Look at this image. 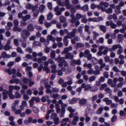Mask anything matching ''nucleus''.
<instances>
[{
  "mask_svg": "<svg viewBox=\"0 0 126 126\" xmlns=\"http://www.w3.org/2000/svg\"><path fill=\"white\" fill-rule=\"evenodd\" d=\"M119 114L120 116H121L125 117L126 116V112L123 110H120Z\"/></svg>",
  "mask_w": 126,
  "mask_h": 126,
  "instance_id": "42",
  "label": "nucleus"
},
{
  "mask_svg": "<svg viewBox=\"0 0 126 126\" xmlns=\"http://www.w3.org/2000/svg\"><path fill=\"white\" fill-rule=\"evenodd\" d=\"M121 45L119 44L115 45H113L112 47V50H115L117 48H119Z\"/></svg>",
  "mask_w": 126,
  "mask_h": 126,
  "instance_id": "31",
  "label": "nucleus"
},
{
  "mask_svg": "<svg viewBox=\"0 0 126 126\" xmlns=\"http://www.w3.org/2000/svg\"><path fill=\"white\" fill-rule=\"evenodd\" d=\"M15 98H20L21 97V96L19 93V92L16 91V92L15 94Z\"/></svg>",
  "mask_w": 126,
  "mask_h": 126,
  "instance_id": "35",
  "label": "nucleus"
},
{
  "mask_svg": "<svg viewBox=\"0 0 126 126\" xmlns=\"http://www.w3.org/2000/svg\"><path fill=\"white\" fill-rule=\"evenodd\" d=\"M65 8L62 7L59 8V6H57L55 7L54 9V11L56 12L55 14L57 16L61 15L62 14V12L65 10Z\"/></svg>",
  "mask_w": 126,
  "mask_h": 126,
  "instance_id": "4",
  "label": "nucleus"
},
{
  "mask_svg": "<svg viewBox=\"0 0 126 126\" xmlns=\"http://www.w3.org/2000/svg\"><path fill=\"white\" fill-rule=\"evenodd\" d=\"M45 7V6L44 5H41L39 6V9L41 13H43Z\"/></svg>",
  "mask_w": 126,
  "mask_h": 126,
  "instance_id": "18",
  "label": "nucleus"
},
{
  "mask_svg": "<svg viewBox=\"0 0 126 126\" xmlns=\"http://www.w3.org/2000/svg\"><path fill=\"white\" fill-rule=\"evenodd\" d=\"M31 17V16L29 15L28 14L26 15L25 16H23L22 17V20L24 21H26L27 20L30 19Z\"/></svg>",
  "mask_w": 126,
  "mask_h": 126,
  "instance_id": "15",
  "label": "nucleus"
},
{
  "mask_svg": "<svg viewBox=\"0 0 126 126\" xmlns=\"http://www.w3.org/2000/svg\"><path fill=\"white\" fill-rule=\"evenodd\" d=\"M105 91L106 94H109V96L110 97L112 95L111 93L112 92L111 90L108 87H106L105 89Z\"/></svg>",
  "mask_w": 126,
  "mask_h": 126,
  "instance_id": "17",
  "label": "nucleus"
},
{
  "mask_svg": "<svg viewBox=\"0 0 126 126\" xmlns=\"http://www.w3.org/2000/svg\"><path fill=\"white\" fill-rule=\"evenodd\" d=\"M89 27L87 25H86L85 27V31L87 32V34H90L91 33L89 29Z\"/></svg>",
  "mask_w": 126,
  "mask_h": 126,
  "instance_id": "22",
  "label": "nucleus"
},
{
  "mask_svg": "<svg viewBox=\"0 0 126 126\" xmlns=\"http://www.w3.org/2000/svg\"><path fill=\"white\" fill-rule=\"evenodd\" d=\"M33 45L34 46H42L41 44L39 41H35L33 42Z\"/></svg>",
  "mask_w": 126,
  "mask_h": 126,
  "instance_id": "34",
  "label": "nucleus"
},
{
  "mask_svg": "<svg viewBox=\"0 0 126 126\" xmlns=\"http://www.w3.org/2000/svg\"><path fill=\"white\" fill-rule=\"evenodd\" d=\"M20 25L23 27H25L27 25V23L26 21H21L20 22Z\"/></svg>",
  "mask_w": 126,
  "mask_h": 126,
  "instance_id": "63",
  "label": "nucleus"
},
{
  "mask_svg": "<svg viewBox=\"0 0 126 126\" xmlns=\"http://www.w3.org/2000/svg\"><path fill=\"white\" fill-rule=\"evenodd\" d=\"M65 54V58L66 59H70V60H72L74 58V56L71 53H68Z\"/></svg>",
  "mask_w": 126,
  "mask_h": 126,
  "instance_id": "8",
  "label": "nucleus"
},
{
  "mask_svg": "<svg viewBox=\"0 0 126 126\" xmlns=\"http://www.w3.org/2000/svg\"><path fill=\"white\" fill-rule=\"evenodd\" d=\"M106 12L108 14H111L112 12V9L110 7L106 9Z\"/></svg>",
  "mask_w": 126,
  "mask_h": 126,
  "instance_id": "39",
  "label": "nucleus"
},
{
  "mask_svg": "<svg viewBox=\"0 0 126 126\" xmlns=\"http://www.w3.org/2000/svg\"><path fill=\"white\" fill-rule=\"evenodd\" d=\"M87 100L86 99L83 98L80 100L79 101V103L80 106H83L85 105L87 103Z\"/></svg>",
  "mask_w": 126,
  "mask_h": 126,
  "instance_id": "12",
  "label": "nucleus"
},
{
  "mask_svg": "<svg viewBox=\"0 0 126 126\" xmlns=\"http://www.w3.org/2000/svg\"><path fill=\"white\" fill-rule=\"evenodd\" d=\"M38 8V6L37 5H35L34 6L33 5L32 8V12H33L35 11L38 10H37Z\"/></svg>",
  "mask_w": 126,
  "mask_h": 126,
  "instance_id": "53",
  "label": "nucleus"
},
{
  "mask_svg": "<svg viewBox=\"0 0 126 126\" xmlns=\"http://www.w3.org/2000/svg\"><path fill=\"white\" fill-rule=\"evenodd\" d=\"M18 107L17 105H16L14 104H13L11 109L12 111L13 112H15L18 108Z\"/></svg>",
  "mask_w": 126,
  "mask_h": 126,
  "instance_id": "30",
  "label": "nucleus"
},
{
  "mask_svg": "<svg viewBox=\"0 0 126 126\" xmlns=\"http://www.w3.org/2000/svg\"><path fill=\"white\" fill-rule=\"evenodd\" d=\"M54 124L55 125H58L60 123L59 118L58 117L53 120Z\"/></svg>",
  "mask_w": 126,
  "mask_h": 126,
  "instance_id": "40",
  "label": "nucleus"
},
{
  "mask_svg": "<svg viewBox=\"0 0 126 126\" xmlns=\"http://www.w3.org/2000/svg\"><path fill=\"white\" fill-rule=\"evenodd\" d=\"M47 40L48 41H46V42L48 44H49V41H51L53 42H54L56 40L55 38L53 37L51 35H48L47 36Z\"/></svg>",
  "mask_w": 126,
  "mask_h": 126,
  "instance_id": "9",
  "label": "nucleus"
},
{
  "mask_svg": "<svg viewBox=\"0 0 126 126\" xmlns=\"http://www.w3.org/2000/svg\"><path fill=\"white\" fill-rule=\"evenodd\" d=\"M34 98H32L29 101V103L30 104V107H32L33 106L34 102V100L33 99Z\"/></svg>",
  "mask_w": 126,
  "mask_h": 126,
  "instance_id": "48",
  "label": "nucleus"
},
{
  "mask_svg": "<svg viewBox=\"0 0 126 126\" xmlns=\"http://www.w3.org/2000/svg\"><path fill=\"white\" fill-rule=\"evenodd\" d=\"M30 32L27 29L23 30L21 33V37L20 40V42H26L27 38L30 36Z\"/></svg>",
  "mask_w": 126,
  "mask_h": 126,
  "instance_id": "2",
  "label": "nucleus"
},
{
  "mask_svg": "<svg viewBox=\"0 0 126 126\" xmlns=\"http://www.w3.org/2000/svg\"><path fill=\"white\" fill-rule=\"evenodd\" d=\"M96 77L94 76H93L89 78V81L90 82H92L94 81L96 79Z\"/></svg>",
  "mask_w": 126,
  "mask_h": 126,
  "instance_id": "56",
  "label": "nucleus"
},
{
  "mask_svg": "<svg viewBox=\"0 0 126 126\" xmlns=\"http://www.w3.org/2000/svg\"><path fill=\"white\" fill-rule=\"evenodd\" d=\"M33 5L30 3H27L25 6V7L27 9H32Z\"/></svg>",
  "mask_w": 126,
  "mask_h": 126,
  "instance_id": "27",
  "label": "nucleus"
},
{
  "mask_svg": "<svg viewBox=\"0 0 126 126\" xmlns=\"http://www.w3.org/2000/svg\"><path fill=\"white\" fill-rule=\"evenodd\" d=\"M77 113H71L69 115V118H73V120L72 121V123L73 125H76L77 122L79 120V117L77 115Z\"/></svg>",
  "mask_w": 126,
  "mask_h": 126,
  "instance_id": "3",
  "label": "nucleus"
},
{
  "mask_svg": "<svg viewBox=\"0 0 126 126\" xmlns=\"http://www.w3.org/2000/svg\"><path fill=\"white\" fill-rule=\"evenodd\" d=\"M47 5L49 10H52L53 9V8L52 7V4L51 2H48L47 4Z\"/></svg>",
  "mask_w": 126,
  "mask_h": 126,
  "instance_id": "55",
  "label": "nucleus"
},
{
  "mask_svg": "<svg viewBox=\"0 0 126 126\" xmlns=\"http://www.w3.org/2000/svg\"><path fill=\"white\" fill-rule=\"evenodd\" d=\"M22 29L18 27L17 26H15L13 28V31L14 32H16L17 31L18 32H20L21 31Z\"/></svg>",
  "mask_w": 126,
  "mask_h": 126,
  "instance_id": "23",
  "label": "nucleus"
},
{
  "mask_svg": "<svg viewBox=\"0 0 126 126\" xmlns=\"http://www.w3.org/2000/svg\"><path fill=\"white\" fill-rule=\"evenodd\" d=\"M57 115L55 113H54L52 114L50 116V118L52 119L53 120L55 119L56 117H57Z\"/></svg>",
  "mask_w": 126,
  "mask_h": 126,
  "instance_id": "43",
  "label": "nucleus"
},
{
  "mask_svg": "<svg viewBox=\"0 0 126 126\" xmlns=\"http://www.w3.org/2000/svg\"><path fill=\"white\" fill-rule=\"evenodd\" d=\"M65 111V110H64L61 109V111L60 113V117H63L64 116V114Z\"/></svg>",
  "mask_w": 126,
  "mask_h": 126,
  "instance_id": "33",
  "label": "nucleus"
},
{
  "mask_svg": "<svg viewBox=\"0 0 126 126\" xmlns=\"http://www.w3.org/2000/svg\"><path fill=\"white\" fill-rule=\"evenodd\" d=\"M45 18L44 16L43 15H41L39 19V22L41 24H42L43 23V20Z\"/></svg>",
  "mask_w": 126,
  "mask_h": 126,
  "instance_id": "29",
  "label": "nucleus"
},
{
  "mask_svg": "<svg viewBox=\"0 0 126 126\" xmlns=\"http://www.w3.org/2000/svg\"><path fill=\"white\" fill-rule=\"evenodd\" d=\"M57 2L59 5L64 6V4L63 2H62L60 0H58L57 1Z\"/></svg>",
  "mask_w": 126,
  "mask_h": 126,
  "instance_id": "61",
  "label": "nucleus"
},
{
  "mask_svg": "<svg viewBox=\"0 0 126 126\" xmlns=\"http://www.w3.org/2000/svg\"><path fill=\"white\" fill-rule=\"evenodd\" d=\"M100 4L103 5L105 7L107 8L109 5V3L107 2H104L103 1H101L100 2Z\"/></svg>",
  "mask_w": 126,
  "mask_h": 126,
  "instance_id": "28",
  "label": "nucleus"
},
{
  "mask_svg": "<svg viewBox=\"0 0 126 126\" xmlns=\"http://www.w3.org/2000/svg\"><path fill=\"white\" fill-rule=\"evenodd\" d=\"M97 98V95H95L92 97V102H94Z\"/></svg>",
  "mask_w": 126,
  "mask_h": 126,
  "instance_id": "58",
  "label": "nucleus"
},
{
  "mask_svg": "<svg viewBox=\"0 0 126 126\" xmlns=\"http://www.w3.org/2000/svg\"><path fill=\"white\" fill-rule=\"evenodd\" d=\"M107 85L106 83L103 84L101 85V86L100 88V90H102L104 89V88L106 87Z\"/></svg>",
  "mask_w": 126,
  "mask_h": 126,
  "instance_id": "49",
  "label": "nucleus"
},
{
  "mask_svg": "<svg viewBox=\"0 0 126 126\" xmlns=\"http://www.w3.org/2000/svg\"><path fill=\"white\" fill-rule=\"evenodd\" d=\"M77 32V29L76 28L73 29L72 31L68 33L67 34L66 36L67 37L70 39H72L76 35V32Z\"/></svg>",
  "mask_w": 126,
  "mask_h": 126,
  "instance_id": "5",
  "label": "nucleus"
},
{
  "mask_svg": "<svg viewBox=\"0 0 126 126\" xmlns=\"http://www.w3.org/2000/svg\"><path fill=\"white\" fill-rule=\"evenodd\" d=\"M118 48L119 49L117 51V54L118 55H120L123 52V47L121 45Z\"/></svg>",
  "mask_w": 126,
  "mask_h": 126,
  "instance_id": "21",
  "label": "nucleus"
},
{
  "mask_svg": "<svg viewBox=\"0 0 126 126\" xmlns=\"http://www.w3.org/2000/svg\"><path fill=\"white\" fill-rule=\"evenodd\" d=\"M113 70L116 73H118L120 72V70L116 66H114L113 68Z\"/></svg>",
  "mask_w": 126,
  "mask_h": 126,
  "instance_id": "57",
  "label": "nucleus"
},
{
  "mask_svg": "<svg viewBox=\"0 0 126 126\" xmlns=\"http://www.w3.org/2000/svg\"><path fill=\"white\" fill-rule=\"evenodd\" d=\"M4 71L8 73L10 75L12 74H15L16 72V70L15 69L9 68L7 69L6 68H5Z\"/></svg>",
  "mask_w": 126,
  "mask_h": 126,
  "instance_id": "7",
  "label": "nucleus"
},
{
  "mask_svg": "<svg viewBox=\"0 0 126 126\" xmlns=\"http://www.w3.org/2000/svg\"><path fill=\"white\" fill-rule=\"evenodd\" d=\"M64 59V57H59L57 59L58 60V62L59 63L58 64L59 66V67H62V71L63 72L65 71L66 69L65 67H63V65H64L65 67H67L68 65V63Z\"/></svg>",
  "mask_w": 126,
  "mask_h": 126,
  "instance_id": "1",
  "label": "nucleus"
},
{
  "mask_svg": "<svg viewBox=\"0 0 126 126\" xmlns=\"http://www.w3.org/2000/svg\"><path fill=\"white\" fill-rule=\"evenodd\" d=\"M8 55H7L6 53L5 52H2L1 54V57L3 58L7 57H8Z\"/></svg>",
  "mask_w": 126,
  "mask_h": 126,
  "instance_id": "52",
  "label": "nucleus"
},
{
  "mask_svg": "<svg viewBox=\"0 0 126 126\" xmlns=\"http://www.w3.org/2000/svg\"><path fill=\"white\" fill-rule=\"evenodd\" d=\"M110 27L111 28L113 29L116 28L117 27V25L114 23L112 21L110 24Z\"/></svg>",
  "mask_w": 126,
  "mask_h": 126,
  "instance_id": "54",
  "label": "nucleus"
},
{
  "mask_svg": "<svg viewBox=\"0 0 126 126\" xmlns=\"http://www.w3.org/2000/svg\"><path fill=\"white\" fill-rule=\"evenodd\" d=\"M68 37L65 36L63 39V43L66 47L68 45L69 41L68 40Z\"/></svg>",
  "mask_w": 126,
  "mask_h": 126,
  "instance_id": "14",
  "label": "nucleus"
},
{
  "mask_svg": "<svg viewBox=\"0 0 126 126\" xmlns=\"http://www.w3.org/2000/svg\"><path fill=\"white\" fill-rule=\"evenodd\" d=\"M33 12V17L35 18H37L39 13V11L38 10Z\"/></svg>",
  "mask_w": 126,
  "mask_h": 126,
  "instance_id": "25",
  "label": "nucleus"
},
{
  "mask_svg": "<svg viewBox=\"0 0 126 126\" xmlns=\"http://www.w3.org/2000/svg\"><path fill=\"white\" fill-rule=\"evenodd\" d=\"M112 18L114 20L117 19V16L116 14H113L112 15H111L108 18V19L109 20H110Z\"/></svg>",
  "mask_w": 126,
  "mask_h": 126,
  "instance_id": "19",
  "label": "nucleus"
},
{
  "mask_svg": "<svg viewBox=\"0 0 126 126\" xmlns=\"http://www.w3.org/2000/svg\"><path fill=\"white\" fill-rule=\"evenodd\" d=\"M43 69L44 71H46L47 73H48L50 72V69L47 66H45L43 67Z\"/></svg>",
  "mask_w": 126,
  "mask_h": 126,
  "instance_id": "45",
  "label": "nucleus"
},
{
  "mask_svg": "<svg viewBox=\"0 0 126 126\" xmlns=\"http://www.w3.org/2000/svg\"><path fill=\"white\" fill-rule=\"evenodd\" d=\"M83 27L82 26H80L78 28V31L79 33L81 32H83Z\"/></svg>",
  "mask_w": 126,
  "mask_h": 126,
  "instance_id": "62",
  "label": "nucleus"
},
{
  "mask_svg": "<svg viewBox=\"0 0 126 126\" xmlns=\"http://www.w3.org/2000/svg\"><path fill=\"white\" fill-rule=\"evenodd\" d=\"M122 76L123 77L126 76V72L124 70L120 71V72Z\"/></svg>",
  "mask_w": 126,
  "mask_h": 126,
  "instance_id": "64",
  "label": "nucleus"
},
{
  "mask_svg": "<svg viewBox=\"0 0 126 126\" xmlns=\"http://www.w3.org/2000/svg\"><path fill=\"white\" fill-rule=\"evenodd\" d=\"M49 97L48 96H43L41 99V100L43 102H45L48 99Z\"/></svg>",
  "mask_w": 126,
  "mask_h": 126,
  "instance_id": "38",
  "label": "nucleus"
},
{
  "mask_svg": "<svg viewBox=\"0 0 126 126\" xmlns=\"http://www.w3.org/2000/svg\"><path fill=\"white\" fill-rule=\"evenodd\" d=\"M14 36H12L10 38H9L7 41V43L6 44L9 46L11 43V41L12 39L14 38Z\"/></svg>",
  "mask_w": 126,
  "mask_h": 126,
  "instance_id": "37",
  "label": "nucleus"
},
{
  "mask_svg": "<svg viewBox=\"0 0 126 126\" xmlns=\"http://www.w3.org/2000/svg\"><path fill=\"white\" fill-rule=\"evenodd\" d=\"M34 28L33 25L32 24H29L27 26V30L30 32L33 31Z\"/></svg>",
  "mask_w": 126,
  "mask_h": 126,
  "instance_id": "10",
  "label": "nucleus"
},
{
  "mask_svg": "<svg viewBox=\"0 0 126 126\" xmlns=\"http://www.w3.org/2000/svg\"><path fill=\"white\" fill-rule=\"evenodd\" d=\"M89 9L88 6L87 5H86L82 7V10L83 11H88Z\"/></svg>",
  "mask_w": 126,
  "mask_h": 126,
  "instance_id": "36",
  "label": "nucleus"
},
{
  "mask_svg": "<svg viewBox=\"0 0 126 126\" xmlns=\"http://www.w3.org/2000/svg\"><path fill=\"white\" fill-rule=\"evenodd\" d=\"M60 20L61 22L62 23H64L66 21L65 18L63 16H60Z\"/></svg>",
  "mask_w": 126,
  "mask_h": 126,
  "instance_id": "46",
  "label": "nucleus"
},
{
  "mask_svg": "<svg viewBox=\"0 0 126 126\" xmlns=\"http://www.w3.org/2000/svg\"><path fill=\"white\" fill-rule=\"evenodd\" d=\"M68 110L71 113H73L75 112L74 110L72 109L71 107H69L68 108Z\"/></svg>",
  "mask_w": 126,
  "mask_h": 126,
  "instance_id": "60",
  "label": "nucleus"
},
{
  "mask_svg": "<svg viewBox=\"0 0 126 126\" xmlns=\"http://www.w3.org/2000/svg\"><path fill=\"white\" fill-rule=\"evenodd\" d=\"M93 33L94 35L93 36V39L94 40H95L97 39V37L99 36V34L98 33L95 31Z\"/></svg>",
  "mask_w": 126,
  "mask_h": 126,
  "instance_id": "24",
  "label": "nucleus"
},
{
  "mask_svg": "<svg viewBox=\"0 0 126 126\" xmlns=\"http://www.w3.org/2000/svg\"><path fill=\"white\" fill-rule=\"evenodd\" d=\"M26 51H28L30 53H32V49L30 47H27L25 49Z\"/></svg>",
  "mask_w": 126,
  "mask_h": 126,
  "instance_id": "51",
  "label": "nucleus"
},
{
  "mask_svg": "<svg viewBox=\"0 0 126 126\" xmlns=\"http://www.w3.org/2000/svg\"><path fill=\"white\" fill-rule=\"evenodd\" d=\"M14 43L15 45L16 46L19 45V44L18 43V40L16 39H15L14 40Z\"/></svg>",
  "mask_w": 126,
  "mask_h": 126,
  "instance_id": "59",
  "label": "nucleus"
},
{
  "mask_svg": "<svg viewBox=\"0 0 126 126\" xmlns=\"http://www.w3.org/2000/svg\"><path fill=\"white\" fill-rule=\"evenodd\" d=\"M103 18L102 17H99L97 18L94 17L93 18H90L88 19V21H93L94 22H98L99 21H102L103 20Z\"/></svg>",
  "mask_w": 126,
  "mask_h": 126,
  "instance_id": "6",
  "label": "nucleus"
},
{
  "mask_svg": "<svg viewBox=\"0 0 126 126\" xmlns=\"http://www.w3.org/2000/svg\"><path fill=\"white\" fill-rule=\"evenodd\" d=\"M117 38L119 41L122 40L123 39V35L121 34H118L117 36Z\"/></svg>",
  "mask_w": 126,
  "mask_h": 126,
  "instance_id": "47",
  "label": "nucleus"
},
{
  "mask_svg": "<svg viewBox=\"0 0 126 126\" xmlns=\"http://www.w3.org/2000/svg\"><path fill=\"white\" fill-rule=\"evenodd\" d=\"M53 15L51 13H50L47 16V20H50L52 19Z\"/></svg>",
  "mask_w": 126,
  "mask_h": 126,
  "instance_id": "50",
  "label": "nucleus"
},
{
  "mask_svg": "<svg viewBox=\"0 0 126 126\" xmlns=\"http://www.w3.org/2000/svg\"><path fill=\"white\" fill-rule=\"evenodd\" d=\"M3 99L4 100H5L8 97V95H9V93L7 90H4L3 92Z\"/></svg>",
  "mask_w": 126,
  "mask_h": 126,
  "instance_id": "16",
  "label": "nucleus"
},
{
  "mask_svg": "<svg viewBox=\"0 0 126 126\" xmlns=\"http://www.w3.org/2000/svg\"><path fill=\"white\" fill-rule=\"evenodd\" d=\"M75 47L77 48H80L84 47V45L83 44L78 43L75 45Z\"/></svg>",
  "mask_w": 126,
  "mask_h": 126,
  "instance_id": "20",
  "label": "nucleus"
},
{
  "mask_svg": "<svg viewBox=\"0 0 126 126\" xmlns=\"http://www.w3.org/2000/svg\"><path fill=\"white\" fill-rule=\"evenodd\" d=\"M103 101L105 102L106 103V104L107 105H110L112 102V100H110L108 97H106L104 98L103 100Z\"/></svg>",
  "mask_w": 126,
  "mask_h": 126,
  "instance_id": "13",
  "label": "nucleus"
},
{
  "mask_svg": "<svg viewBox=\"0 0 126 126\" xmlns=\"http://www.w3.org/2000/svg\"><path fill=\"white\" fill-rule=\"evenodd\" d=\"M103 110V108L102 107H100L97 110L96 112V114H100L102 113Z\"/></svg>",
  "mask_w": 126,
  "mask_h": 126,
  "instance_id": "26",
  "label": "nucleus"
},
{
  "mask_svg": "<svg viewBox=\"0 0 126 126\" xmlns=\"http://www.w3.org/2000/svg\"><path fill=\"white\" fill-rule=\"evenodd\" d=\"M99 27L100 30L103 32H106L107 29L106 27L103 25H99Z\"/></svg>",
  "mask_w": 126,
  "mask_h": 126,
  "instance_id": "11",
  "label": "nucleus"
},
{
  "mask_svg": "<svg viewBox=\"0 0 126 126\" xmlns=\"http://www.w3.org/2000/svg\"><path fill=\"white\" fill-rule=\"evenodd\" d=\"M32 110L34 113H37L39 112V110L38 109L35 107H33L32 108Z\"/></svg>",
  "mask_w": 126,
  "mask_h": 126,
  "instance_id": "44",
  "label": "nucleus"
},
{
  "mask_svg": "<svg viewBox=\"0 0 126 126\" xmlns=\"http://www.w3.org/2000/svg\"><path fill=\"white\" fill-rule=\"evenodd\" d=\"M78 101V99L77 98H74L70 101V103L72 104H75L77 103Z\"/></svg>",
  "mask_w": 126,
  "mask_h": 126,
  "instance_id": "41",
  "label": "nucleus"
},
{
  "mask_svg": "<svg viewBox=\"0 0 126 126\" xmlns=\"http://www.w3.org/2000/svg\"><path fill=\"white\" fill-rule=\"evenodd\" d=\"M55 52L54 51V50H52L51 51L50 55V57L52 58V59H54L55 58Z\"/></svg>",
  "mask_w": 126,
  "mask_h": 126,
  "instance_id": "32",
  "label": "nucleus"
}]
</instances>
